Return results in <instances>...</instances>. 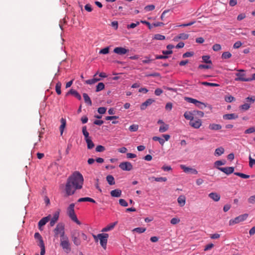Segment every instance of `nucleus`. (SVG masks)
I'll use <instances>...</instances> for the list:
<instances>
[{"mask_svg":"<svg viewBox=\"0 0 255 255\" xmlns=\"http://www.w3.org/2000/svg\"><path fill=\"white\" fill-rule=\"evenodd\" d=\"M255 132V127H251L245 131V133L250 134Z\"/></svg>","mask_w":255,"mask_h":255,"instance_id":"5fc2aeb1","label":"nucleus"},{"mask_svg":"<svg viewBox=\"0 0 255 255\" xmlns=\"http://www.w3.org/2000/svg\"><path fill=\"white\" fill-rule=\"evenodd\" d=\"M194 55V52L193 51H187V52L184 53L182 55V57L183 58L190 57L193 56Z\"/></svg>","mask_w":255,"mask_h":255,"instance_id":"09e8293b","label":"nucleus"},{"mask_svg":"<svg viewBox=\"0 0 255 255\" xmlns=\"http://www.w3.org/2000/svg\"><path fill=\"white\" fill-rule=\"evenodd\" d=\"M231 57L232 54L229 51H226L222 53L221 58L222 59H228L230 58Z\"/></svg>","mask_w":255,"mask_h":255,"instance_id":"58836bf2","label":"nucleus"},{"mask_svg":"<svg viewBox=\"0 0 255 255\" xmlns=\"http://www.w3.org/2000/svg\"><path fill=\"white\" fill-rule=\"evenodd\" d=\"M223 118L225 120H231L238 118V115L235 113L225 114L223 116Z\"/></svg>","mask_w":255,"mask_h":255,"instance_id":"dca6fc26","label":"nucleus"},{"mask_svg":"<svg viewBox=\"0 0 255 255\" xmlns=\"http://www.w3.org/2000/svg\"><path fill=\"white\" fill-rule=\"evenodd\" d=\"M109 52V48L108 47L102 49L100 52V54H107Z\"/></svg>","mask_w":255,"mask_h":255,"instance_id":"052dcab7","label":"nucleus"},{"mask_svg":"<svg viewBox=\"0 0 255 255\" xmlns=\"http://www.w3.org/2000/svg\"><path fill=\"white\" fill-rule=\"evenodd\" d=\"M154 102V100L152 99H147L146 101L143 102L140 105V109L141 110H145L147 106L150 105Z\"/></svg>","mask_w":255,"mask_h":255,"instance_id":"6ab92c4d","label":"nucleus"},{"mask_svg":"<svg viewBox=\"0 0 255 255\" xmlns=\"http://www.w3.org/2000/svg\"><path fill=\"white\" fill-rule=\"evenodd\" d=\"M82 132H83V134L85 137V139L86 140V139H87V138H90V137H89V132L87 131V128H86V126H84L83 128H82Z\"/></svg>","mask_w":255,"mask_h":255,"instance_id":"49530a36","label":"nucleus"},{"mask_svg":"<svg viewBox=\"0 0 255 255\" xmlns=\"http://www.w3.org/2000/svg\"><path fill=\"white\" fill-rule=\"evenodd\" d=\"M117 223H118L117 222H115L114 223H111V224L108 225L107 226L104 228L102 230V232H108V231L113 230L114 228V227H115V226L117 224Z\"/></svg>","mask_w":255,"mask_h":255,"instance_id":"5701e85b","label":"nucleus"},{"mask_svg":"<svg viewBox=\"0 0 255 255\" xmlns=\"http://www.w3.org/2000/svg\"><path fill=\"white\" fill-rule=\"evenodd\" d=\"M242 42L240 41H238L234 43L233 45V48L235 49L239 48L242 46Z\"/></svg>","mask_w":255,"mask_h":255,"instance_id":"338daca9","label":"nucleus"},{"mask_svg":"<svg viewBox=\"0 0 255 255\" xmlns=\"http://www.w3.org/2000/svg\"><path fill=\"white\" fill-rule=\"evenodd\" d=\"M185 201L186 198L184 195H180L177 199V202L181 207H183L184 206L185 204Z\"/></svg>","mask_w":255,"mask_h":255,"instance_id":"c756f323","label":"nucleus"},{"mask_svg":"<svg viewBox=\"0 0 255 255\" xmlns=\"http://www.w3.org/2000/svg\"><path fill=\"white\" fill-rule=\"evenodd\" d=\"M210 58H211V57L209 55H203L202 56V62L203 63H205L206 64H209L212 65L213 64L212 61L210 59Z\"/></svg>","mask_w":255,"mask_h":255,"instance_id":"393cba45","label":"nucleus"},{"mask_svg":"<svg viewBox=\"0 0 255 255\" xmlns=\"http://www.w3.org/2000/svg\"><path fill=\"white\" fill-rule=\"evenodd\" d=\"M59 216V212L57 211L54 213L53 217L51 218H50V219L49 221H50V226L51 227H53L55 225V224L57 222V221L58 220Z\"/></svg>","mask_w":255,"mask_h":255,"instance_id":"ddd939ff","label":"nucleus"},{"mask_svg":"<svg viewBox=\"0 0 255 255\" xmlns=\"http://www.w3.org/2000/svg\"><path fill=\"white\" fill-rule=\"evenodd\" d=\"M225 101L228 103H231L233 101H235V98L231 95L226 96L225 98Z\"/></svg>","mask_w":255,"mask_h":255,"instance_id":"8fccbe9b","label":"nucleus"},{"mask_svg":"<svg viewBox=\"0 0 255 255\" xmlns=\"http://www.w3.org/2000/svg\"><path fill=\"white\" fill-rule=\"evenodd\" d=\"M188 37L189 34L182 33L175 36L173 38V40L175 41H178L179 39L186 40L187 39Z\"/></svg>","mask_w":255,"mask_h":255,"instance_id":"a211bd4d","label":"nucleus"},{"mask_svg":"<svg viewBox=\"0 0 255 255\" xmlns=\"http://www.w3.org/2000/svg\"><path fill=\"white\" fill-rule=\"evenodd\" d=\"M251 107V104L249 103H245L243 105H241L239 107L240 110H243L244 111H247L250 109Z\"/></svg>","mask_w":255,"mask_h":255,"instance_id":"a19ab883","label":"nucleus"},{"mask_svg":"<svg viewBox=\"0 0 255 255\" xmlns=\"http://www.w3.org/2000/svg\"><path fill=\"white\" fill-rule=\"evenodd\" d=\"M72 240L74 244L78 246L81 244V241L79 239L80 237V232L78 230H74L72 232L71 234Z\"/></svg>","mask_w":255,"mask_h":255,"instance_id":"0eeeda50","label":"nucleus"},{"mask_svg":"<svg viewBox=\"0 0 255 255\" xmlns=\"http://www.w3.org/2000/svg\"><path fill=\"white\" fill-rule=\"evenodd\" d=\"M84 179L82 175L78 171H75L67 180L65 186V196L73 195L76 190L82 188Z\"/></svg>","mask_w":255,"mask_h":255,"instance_id":"f257e3e1","label":"nucleus"},{"mask_svg":"<svg viewBox=\"0 0 255 255\" xmlns=\"http://www.w3.org/2000/svg\"><path fill=\"white\" fill-rule=\"evenodd\" d=\"M212 49L215 51H218L221 49V46L219 44H215L213 45Z\"/></svg>","mask_w":255,"mask_h":255,"instance_id":"13d9d810","label":"nucleus"},{"mask_svg":"<svg viewBox=\"0 0 255 255\" xmlns=\"http://www.w3.org/2000/svg\"><path fill=\"white\" fill-rule=\"evenodd\" d=\"M209 128L211 130H218L222 128V126L220 124H210L209 126Z\"/></svg>","mask_w":255,"mask_h":255,"instance_id":"cd10ccee","label":"nucleus"},{"mask_svg":"<svg viewBox=\"0 0 255 255\" xmlns=\"http://www.w3.org/2000/svg\"><path fill=\"white\" fill-rule=\"evenodd\" d=\"M212 68V67L211 66H208L206 64H200L198 67V68L199 69H211Z\"/></svg>","mask_w":255,"mask_h":255,"instance_id":"864d4df0","label":"nucleus"},{"mask_svg":"<svg viewBox=\"0 0 255 255\" xmlns=\"http://www.w3.org/2000/svg\"><path fill=\"white\" fill-rule=\"evenodd\" d=\"M60 121H61V125L60 127V134H61V135H62L63 134V132L64 129L66 126V120L63 118H62L61 119Z\"/></svg>","mask_w":255,"mask_h":255,"instance_id":"72a5a7b5","label":"nucleus"},{"mask_svg":"<svg viewBox=\"0 0 255 255\" xmlns=\"http://www.w3.org/2000/svg\"><path fill=\"white\" fill-rule=\"evenodd\" d=\"M75 204H71L67 209V214L70 219L78 225H81V222L78 220L74 211Z\"/></svg>","mask_w":255,"mask_h":255,"instance_id":"f03ea898","label":"nucleus"},{"mask_svg":"<svg viewBox=\"0 0 255 255\" xmlns=\"http://www.w3.org/2000/svg\"><path fill=\"white\" fill-rule=\"evenodd\" d=\"M100 80V79L93 78L92 79L88 80L86 81V83L88 84H93L97 82Z\"/></svg>","mask_w":255,"mask_h":255,"instance_id":"3c124183","label":"nucleus"},{"mask_svg":"<svg viewBox=\"0 0 255 255\" xmlns=\"http://www.w3.org/2000/svg\"><path fill=\"white\" fill-rule=\"evenodd\" d=\"M105 150V148L104 146L99 145H98L96 148V151L97 152H103Z\"/></svg>","mask_w":255,"mask_h":255,"instance_id":"e2e57ef3","label":"nucleus"},{"mask_svg":"<svg viewBox=\"0 0 255 255\" xmlns=\"http://www.w3.org/2000/svg\"><path fill=\"white\" fill-rule=\"evenodd\" d=\"M138 128V126L137 125H132L129 127V130L132 132L137 131Z\"/></svg>","mask_w":255,"mask_h":255,"instance_id":"603ef678","label":"nucleus"},{"mask_svg":"<svg viewBox=\"0 0 255 255\" xmlns=\"http://www.w3.org/2000/svg\"><path fill=\"white\" fill-rule=\"evenodd\" d=\"M236 76H237V77L235 79L236 81L248 82V78L244 77L245 76V74L238 72L236 73Z\"/></svg>","mask_w":255,"mask_h":255,"instance_id":"2eb2a0df","label":"nucleus"},{"mask_svg":"<svg viewBox=\"0 0 255 255\" xmlns=\"http://www.w3.org/2000/svg\"><path fill=\"white\" fill-rule=\"evenodd\" d=\"M51 215H49L46 217L42 218L38 222V228L40 230H42L41 227L44 226L50 219Z\"/></svg>","mask_w":255,"mask_h":255,"instance_id":"9b49d317","label":"nucleus"},{"mask_svg":"<svg viewBox=\"0 0 255 255\" xmlns=\"http://www.w3.org/2000/svg\"><path fill=\"white\" fill-rule=\"evenodd\" d=\"M249 166L250 167H253V165L255 164V159L252 158L251 156H249Z\"/></svg>","mask_w":255,"mask_h":255,"instance_id":"680f3d73","label":"nucleus"},{"mask_svg":"<svg viewBox=\"0 0 255 255\" xmlns=\"http://www.w3.org/2000/svg\"><path fill=\"white\" fill-rule=\"evenodd\" d=\"M184 99L185 100L189 103H192V104H194V105L196 104V103H197V100L195 99H193L192 98H190V97H185L184 98Z\"/></svg>","mask_w":255,"mask_h":255,"instance_id":"a18cd8bd","label":"nucleus"},{"mask_svg":"<svg viewBox=\"0 0 255 255\" xmlns=\"http://www.w3.org/2000/svg\"><path fill=\"white\" fill-rule=\"evenodd\" d=\"M245 101L246 102H250V103H254L255 101V97H248L245 99Z\"/></svg>","mask_w":255,"mask_h":255,"instance_id":"6e6d98bb","label":"nucleus"},{"mask_svg":"<svg viewBox=\"0 0 255 255\" xmlns=\"http://www.w3.org/2000/svg\"><path fill=\"white\" fill-rule=\"evenodd\" d=\"M193 115H197L199 118H202L204 116V113L202 111H197V110H193L192 111Z\"/></svg>","mask_w":255,"mask_h":255,"instance_id":"37998d69","label":"nucleus"},{"mask_svg":"<svg viewBox=\"0 0 255 255\" xmlns=\"http://www.w3.org/2000/svg\"><path fill=\"white\" fill-rule=\"evenodd\" d=\"M60 246L66 253H69L71 251L70 244L67 236L60 238Z\"/></svg>","mask_w":255,"mask_h":255,"instance_id":"7ed1b4c3","label":"nucleus"},{"mask_svg":"<svg viewBox=\"0 0 255 255\" xmlns=\"http://www.w3.org/2000/svg\"><path fill=\"white\" fill-rule=\"evenodd\" d=\"M224 151L225 149L223 147H219L216 149L214 152V155L215 156H220L224 153Z\"/></svg>","mask_w":255,"mask_h":255,"instance_id":"473e14b6","label":"nucleus"},{"mask_svg":"<svg viewBox=\"0 0 255 255\" xmlns=\"http://www.w3.org/2000/svg\"><path fill=\"white\" fill-rule=\"evenodd\" d=\"M128 51V50L122 47H117L114 49V52L119 55H124Z\"/></svg>","mask_w":255,"mask_h":255,"instance_id":"f8f14e48","label":"nucleus"},{"mask_svg":"<svg viewBox=\"0 0 255 255\" xmlns=\"http://www.w3.org/2000/svg\"><path fill=\"white\" fill-rule=\"evenodd\" d=\"M195 105L196 107H197L198 108H199V109H202V110L204 109V108H205L207 106H208V107L210 109V110H211L212 109V107L211 105H209L207 103L205 104V103H203L198 100L197 101V103H196Z\"/></svg>","mask_w":255,"mask_h":255,"instance_id":"f3484780","label":"nucleus"},{"mask_svg":"<svg viewBox=\"0 0 255 255\" xmlns=\"http://www.w3.org/2000/svg\"><path fill=\"white\" fill-rule=\"evenodd\" d=\"M85 140L87 142V148L88 149H92L94 147L95 144L93 143V142L92 141V140H91V137L86 139Z\"/></svg>","mask_w":255,"mask_h":255,"instance_id":"e433bc0d","label":"nucleus"},{"mask_svg":"<svg viewBox=\"0 0 255 255\" xmlns=\"http://www.w3.org/2000/svg\"><path fill=\"white\" fill-rule=\"evenodd\" d=\"M119 203L121 206L123 207H127L128 205V204L127 202V201L123 199H121L119 200Z\"/></svg>","mask_w":255,"mask_h":255,"instance_id":"0e129e2a","label":"nucleus"},{"mask_svg":"<svg viewBox=\"0 0 255 255\" xmlns=\"http://www.w3.org/2000/svg\"><path fill=\"white\" fill-rule=\"evenodd\" d=\"M69 94H71L74 95L76 98H77L79 100H81V95L76 90H75L74 89H71L67 93V95H68Z\"/></svg>","mask_w":255,"mask_h":255,"instance_id":"2f4dec72","label":"nucleus"},{"mask_svg":"<svg viewBox=\"0 0 255 255\" xmlns=\"http://www.w3.org/2000/svg\"><path fill=\"white\" fill-rule=\"evenodd\" d=\"M189 125L195 128H199L202 125V121L198 119L195 121L194 120L190 121Z\"/></svg>","mask_w":255,"mask_h":255,"instance_id":"4468645a","label":"nucleus"},{"mask_svg":"<svg viewBox=\"0 0 255 255\" xmlns=\"http://www.w3.org/2000/svg\"><path fill=\"white\" fill-rule=\"evenodd\" d=\"M172 11L170 9H167L164 10L161 15H160V19L164 20V18L168 17L172 13Z\"/></svg>","mask_w":255,"mask_h":255,"instance_id":"bb28decb","label":"nucleus"},{"mask_svg":"<svg viewBox=\"0 0 255 255\" xmlns=\"http://www.w3.org/2000/svg\"><path fill=\"white\" fill-rule=\"evenodd\" d=\"M249 216V214L247 213H245L242 215H241L237 217H236L234 219H231L229 221V225L232 226L236 224L239 223L241 222H243L245 221Z\"/></svg>","mask_w":255,"mask_h":255,"instance_id":"39448f33","label":"nucleus"},{"mask_svg":"<svg viewBox=\"0 0 255 255\" xmlns=\"http://www.w3.org/2000/svg\"><path fill=\"white\" fill-rule=\"evenodd\" d=\"M226 163V161L224 159L217 160L214 162V167L218 169V167H220V166L221 165H225Z\"/></svg>","mask_w":255,"mask_h":255,"instance_id":"f704fd0d","label":"nucleus"},{"mask_svg":"<svg viewBox=\"0 0 255 255\" xmlns=\"http://www.w3.org/2000/svg\"><path fill=\"white\" fill-rule=\"evenodd\" d=\"M180 168L184 172L187 173H190L193 174H197L198 173V171L195 168L187 167L184 165H180Z\"/></svg>","mask_w":255,"mask_h":255,"instance_id":"9d476101","label":"nucleus"},{"mask_svg":"<svg viewBox=\"0 0 255 255\" xmlns=\"http://www.w3.org/2000/svg\"><path fill=\"white\" fill-rule=\"evenodd\" d=\"M234 174L236 175V176H239L241 178H243V179H248L250 177V176L249 175H247V174H244L243 173L238 172H235Z\"/></svg>","mask_w":255,"mask_h":255,"instance_id":"ea45409f","label":"nucleus"},{"mask_svg":"<svg viewBox=\"0 0 255 255\" xmlns=\"http://www.w3.org/2000/svg\"><path fill=\"white\" fill-rule=\"evenodd\" d=\"M145 231H146V228H143V227H138V228H134V229L132 230L133 232H135L139 234L142 233L144 232Z\"/></svg>","mask_w":255,"mask_h":255,"instance_id":"c03bdc74","label":"nucleus"},{"mask_svg":"<svg viewBox=\"0 0 255 255\" xmlns=\"http://www.w3.org/2000/svg\"><path fill=\"white\" fill-rule=\"evenodd\" d=\"M169 125L165 124L162 120H160V132H165L169 129Z\"/></svg>","mask_w":255,"mask_h":255,"instance_id":"412c9836","label":"nucleus"},{"mask_svg":"<svg viewBox=\"0 0 255 255\" xmlns=\"http://www.w3.org/2000/svg\"><path fill=\"white\" fill-rule=\"evenodd\" d=\"M163 55H160V59H164L168 58V55L173 53L172 50H163L162 51Z\"/></svg>","mask_w":255,"mask_h":255,"instance_id":"b1692460","label":"nucleus"},{"mask_svg":"<svg viewBox=\"0 0 255 255\" xmlns=\"http://www.w3.org/2000/svg\"><path fill=\"white\" fill-rule=\"evenodd\" d=\"M121 169L124 171H130L132 169V164L129 162H123L119 165Z\"/></svg>","mask_w":255,"mask_h":255,"instance_id":"1a4fd4ad","label":"nucleus"},{"mask_svg":"<svg viewBox=\"0 0 255 255\" xmlns=\"http://www.w3.org/2000/svg\"><path fill=\"white\" fill-rule=\"evenodd\" d=\"M122 195V191L120 189H115L111 191V195L114 197H119Z\"/></svg>","mask_w":255,"mask_h":255,"instance_id":"c85d7f7f","label":"nucleus"},{"mask_svg":"<svg viewBox=\"0 0 255 255\" xmlns=\"http://www.w3.org/2000/svg\"><path fill=\"white\" fill-rule=\"evenodd\" d=\"M61 85H62L61 83L60 82H58L56 83V85L55 86L56 92L59 95L61 94Z\"/></svg>","mask_w":255,"mask_h":255,"instance_id":"79ce46f5","label":"nucleus"},{"mask_svg":"<svg viewBox=\"0 0 255 255\" xmlns=\"http://www.w3.org/2000/svg\"><path fill=\"white\" fill-rule=\"evenodd\" d=\"M248 202L251 204H254L255 203V195L253 196H251L249 199H248Z\"/></svg>","mask_w":255,"mask_h":255,"instance_id":"774afa93","label":"nucleus"},{"mask_svg":"<svg viewBox=\"0 0 255 255\" xmlns=\"http://www.w3.org/2000/svg\"><path fill=\"white\" fill-rule=\"evenodd\" d=\"M180 220L178 218H173L170 220V223L172 225H176L180 222Z\"/></svg>","mask_w":255,"mask_h":255,"instance_id":"bf43d9fd","label":"nucleus"},{"mask_svg":"<svg viewBox=\"0 0 255 255\" xmlns=\"http://www.w3.org/2000/svg\"><path fill=\"white\" fill-rule=\"evenodd\" d=\"M171 137L170 135L168 134H160V144L163 145L165 141H168Z\"/></svg>","mask_w":255,"mask_h":255,"instance_id":"4be33fe9","label":"nucleus"},{"mask_svg":"<svg viewBox=\"0 0 255 255\" xmlns=\"http://www.w3.org/2000/svg\"><path fill=\"white\" fill-rule=\"evenodd\" d=\"M83 98L84 99L85 102L86 103L88 104L89 105L91 106L92 104V101H91L90 97L88 95V94L86 93H84L83 95Z\"/></svg>","mask_w":255,"mask_h":255,"instance_id":"4c0bfd02","label":"nucleus"},{"mask_svg":"<svg viewBox=\"0 0 255 255\" xmlns=\"http://www.w3.org/2000/svg\"><path fill=\"white\" fill-rule=\"evenodd\" d=\"M193 116H194V115H193L192 111H186L184 114V118L187 120H190V121H193V120H194Z\"/></svg>","mask_w":255,"mask_h":255,"instance_id":"a878e982","label":"nucleus"},{"mask_svg":"<svg viewBox=\"0 0 255 255\" xmlns=\"http://www.w3.org/2000/svg\"><path fill=\"white\" fill-rule=\"evenodd\" d=\"M107 108L105 107H100L98 109V112L100 114H104L106 113Z\"/></svg>","mask_w":255,"mask_h":255,"instance_id":"69168bd1","label":"nucleus"},{"mask_svg":"<svg viewBox=\"0 0 255 255\" xmlns=\"http://www.w3.org/2000/svg\"><path fill=\"white\" fill-rule=\"evenodd\" d=\"M155 8V6L153 4L148 5L144 7V10L145 11H149L153 10Z\"/></svg>","mask_w":255,"mask_h":255,"instance_id":"4d7b16f0","label":"nucleus"},{"mask_svg":"<svg viewBox=\"0 0 255 255\" xmlns=\"http://www.w3.org/2000/svg\"><path fill=\"white\" fill-rule=\"evenodd\" d=\"M98 238L100 240L101 246L104 249H106L109 235L106 233L98 234Z\"/></svg>","mask_w":255,"mask_h":255,"instance_id":"423d86ee","label":"nucleus"},{"mask_svg":"<svg viewBox=\"0 0 255 255\" xmlns=\"http://www.w3.org/2000/svg\"><path fill=\"white\" fill-rule=\"evenodd\" d=\"M105 88V85L103 83H99L97 86H96V92H99Z\"/></svg>","mask_w":255,"mask_h":255,"instance_id":"de8ad7c7","label":"nucleus"},{"mask_svg":"<svg viewBox=\"0 0 255 255\" xmlns=\"http://www.w3.org/2000/svg\"><path fill=\"white\" fill-rule=\"evenodd\" d=\"M106 180L110 185H113L115 184V179L112 175H109L106 177Z\"/></svg>","mask_w":255,"mask_h":255,"instance_id":"c9c22d12","label":"nucleus"},{"mask_svg":"<svg viewBox=\"0 0 255 255\" xmlns=\"http://www.w3.org/2000/svg\"><path fill=\"white\" fill-rule=\"evenodd\" d=\"M54 236L57 237L59 235L60 238L65 237L64 232V225L62 223H58L54 230Z\"/></svg>","mask_w":255,"mask_h":255,"instance_id":"20e7f679","label":"nucleus"},{"mask_svg":"<svg viewBox=\"0 0 255 255\" xmlns=\"http://www.w3.org/2000/svg\"><path fill=\"white\" fill-rule=\"evenodd\" d=\"M208 196L211 199L215 202L219 201L221 198L220 195L216 192H211Z\"/></svg>","mask_w":255,"mask_h":255,"instance_id":"aec40b11","label":"nucleus"},{"mask_svg":"<svg viewBox=\"0 0 255 255\" xmlns=\"http://www.w3.org/2000/svg\"><path fill=\"white\" fill-rule=\"evenodd\" d=\"M218 169L224 172L226 175H229L232 173H234L235 167L233 166L225 167H218Z\"/></svg>","mask_w":255,"mask_h":255,"instance_id":"6e6552de","label":"nucleus"},{"mask_svg":"<svg viewBox=\"0 0 255 255\" xmlns=\"http://www.w3.org/2000/svg\"><path fill=\"white\" fill-rule=\"evenodd\" d=\"M199 84L206 86H210V87H219L220 85L217 83H210L208 82H199Z\"/></svg>","mask_w":255,"mask_h":255,"instance_id":"7c9ffc66","label":"nucleus"}]
</instances>
